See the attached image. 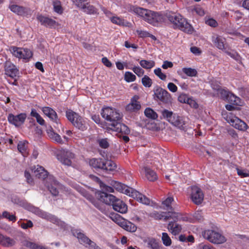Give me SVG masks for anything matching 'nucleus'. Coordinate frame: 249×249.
Listing matches in <instances>:
<instances>
[{
	"instance_id": "1",
	"label": "nucleus",
	"mask_w": 249,
	"mask_h": 249,
	"mask_svg": "<svg viewBox=\"0 0 249 249\" xmlns=\"http://www.w3.org/2000/svg\"><path fill=\"white\" fill-rule=\"evenodd\" d=\"M168 19L176 28L188 34H192L193 28L180 14L172 12L167 13L166 15L157 13V23H164Z\"/></svg>"
},
{
	"instance_id": "2",
	"label": "nucleus",
	"mask_w": 249,
	"mask_h": 249,
	"mask_svg": "<svg viewBox=\"0 0 249 249\" xmlns=\"http://www.w3.org/2000/svg\"><path fill=\"white\" fill-rule=\"evenodd\" d=\"M182 218L180 213L172 211L157 213V219L164 221L171 220L168 224L167 229L174 235H178L181 231L182 226L178 222Z\"/></svg>"
},
{
	"instance_id": "3",
	"label": "nucleus",
	"mask_w": 249,
	"mask_h": 249,
	"mask_svg": "<svg viewBox=\"0 0 249 249\" xmlns=\"http://www.w3.org/2000/svg\"><path fill=\"white\" fill-rule=\"evenodd\" d=\"M34 173L36 178L43 180L44 185L53 196H56L58 195V189L60 185L53 176L49 175L48 172L39 165L35 167Z\"/></svg>"
},
{
	"instance_id": "4",
	"label": "nucleus",
	"mask_w": 249,
	"mask_h": 249,
	"mask_svg": "<svg viewBox=\"0 0 249 249\" xmlns=\"http://www.w3.org/2000/svg\"><path fill=\"white\" fill-rule=\"evenodd\" d=\"M96 179L97 181L99 183L101 189L108 193H113L115 189L118 192L130 196L133 190V188L115 180H111L109 184L111 186H109L104 183L97 177H96Z\"/></svg>"
},
{
	"instance_id": "5",
	"label": "nucleus",
	"mask_w": 249,
	"mask_h": 249,
	"mask_svg": "<svg viewBox=\"0 0 249 249\" xmlns=\"http://www.w3.org/2000/svg\"><path fill=\"white\" fill-rule=\"evenodd\" d=\"M66 116L72 125L80 130L83 131L88 128L87 120L80 116L78 113L70 109L66 111Z\"/></svg>"
},
{
	"instance_id": "6",
	"label": "nucleus",
	"mask_w": 249,
	"mask_h": 249,
	"mask_svg": "<svg viewBox=\"0 0 249 249\" xmlns=\"http://www.w3.org/2000/svg\"><path fill=\"white\" fill-rule=\"evenodd\" d=\"M204 238L214 244H221L227 241L221 233L213 230H207L202 232Z\"/></svg>"
},
{
	"instance_id": "7",
	"label": "nucleus",
	"mask_w": 249,
	"mask_h": 249,
	"mask_svg": "<svg viewBox=\"0 0 249 249\" xmlns=\"http://www.w3.org/2000/svg\"><path fill=\"white\" fill-rule=\"evenodd\" d=\"M102 117L111 124L120 121L122 118L120 113L115 109L110 107H103L101 112Z\"/></svg>"
},
{
	"instance_id": "8",
	"label": "nucleus",
	"mask_w": 249,
	"mask_h": 249,
	"mask_svg": "<svg viewBox=\"0 0 249 249\" xmlns=\"http://www.w3.org/2000/svg\"><path fill=\"white\" fill-rule=\"evenodd\" d=\"M144 115L147 118L145 122V127L149 130L156 129V112L151 108H145Z\"/></svg>"
},
{
	"instance_id": "9",
	"label": "nucleus",
	"mask_w": 249,
	"mask_h": 249,
	"mask_svg": "<svg viewBox=\"0 0 249 249\" xmlns=\"http://www.w3.org/2000/svg\"><path fill=\"white\" fill-rule=\"evenodd\" d=\"M10 50L15 56L25 60H28L33 55L32 52L28 49L12 46Z\"/></svg>"
},
{
	"instance_id": "10",
	"label": "nucleus",
	"mask_w": 249,
	"mask_h": 249,
	"mask_svg": "<svg viewBox=\"0 0 249 249\" xmlns=\"http://www.w3.org/2000/svg\"><path fill=\"white\" fill-rule=\"evenodd\" d=\"M114 217V219L112 218V219L125 231L131 232L136 231L137 228L134 224L129 221L121 219L118 214H115Z\"/></svg>"
},
{
	"instance_id": "11",
	"label": "nucleus",
	"mask_w": 249,
	"mask_h": 249,
	"mask_svg": "<svg viewBox=\"0 0 249 249\" xmlns=\"http://www.w3.org/2000/svg\"><path fill=\"white\" fill-rule=\"evenodd\" d=\"M191 190L190 196L193 202L197 205L201 204L204 200V194L202 190L197 186H193L191 187Z\"/></svg>"
},
{
	"instance_id": "12",
	"label": "nucleus",
	"mask_w": 249,
	"mask_h": 249,
	"mask_svg": "<svg viewBox=\"0 0 249 249\" xmlns=\"http://www.w3.org/2000/svg\"><path fill=\"white\" fill-rule=\"evenodd\" d=\"M75 155L68 150H62L57 155L58 160L64 165L71 166Z\"/></svg>"
},
{
	"instance_id": "13",
	"label": "nucleus",
	"mask_w": 249,
	"mask_h": 249,
	"mask_svg": "<svg viewBox=\"0 0 249 249\" xmlns=\"http://www.w3.org/2000/svg\"><path fill=\"white\" fill-rule=\"evenodd\" d=\"M102 190L96 193V196L100 202L108 205H112L117 198L112 195L107 194V192Z\"/></svg>"
},
{
	"instance_id": "14",
	"label": "nucleus",
	"mask_w": 249,
	"mask_h": 249,
	"mask_svg": "<svg viewBox=\"0 0 249 249\" xmlns=\"http://www.w3.org/2000/svg\"><path fill=\"white\" fill-rule=\"evenodd\" d=\"M9 8L12 12L19 16H31L33 13V11L30 8L16 4H11Z\"/></svg>"
},
{
	"instance_id": "15",
	"label": "nucleus",
	"mask_w": 249,
	"mask_h": 249,
	"mask_svg": "<svg viewBox=\"0 0 249 249\" xmlns=\"http://www.w3.org/2000/svg\"><path fill=\"white\" fill-rule=\"evenodd\" d=\"M26 117L27 115L25 113H21L17 115L9 114L8 116L7 119L9 123L17 127H18L24 124Z\"/></svg>"
},
{
	"instance_id": "16",
	"label": "nucleus",
	"mask_w": 249,
	"mask_h": 249,
	"mask_svg": "<svg viewBox=\"0 0 249 249\" xmlns=\"http://www.w3.org/2000/svg\"><path fill=\"white\" fill-rule=\"evenodd\" d=\"M157 98L164 104H170L172 103L171 94L162 88L157 89Z\"/></svg>"
},
{
	"instance_id": "17",
	"label": "nucleus",
	"mask_w": 249,
	"mask_h": 249,
	"mask_svg": "<svg viewBox=\"0 0 249 249\" xmlns=\"http://www.w3.org/2000/svg\"><path fill=\"white\" fill-rule=\"evenodd\" d=\"M139 99L138 95L132 97L130 103L126 106L125 110L129 112H136L139 111L141 107L140 103L138 101Z\"/></svg>"
},
{
	"instance_id": "18",
	"label": "nucleus",
	"mask_w": 249,
	"mask_h": 249,
	"mask_svg": "<svg viewBox=\"0 0 249 249\" xmlns=\"http://www.w3.org/2000/svg\"><path fill=\"white\" fill-rule=\"evenodd\" d=\"M41 110L53 123L57 124L60 123L56 112L52 108L49 107H42Z\"/></svg>"
},
{
	"instance_id": "19",
	"label": "nucleus",
	"mask_w": 249,
	"mask_h": 249,
	"mask_svg": "<svg viewBox=\"0 0 249 249\" xmlns=\"http://www.w3.org/2000/svg\"><path fill=\"white\" fill-rule=\"evenodd\" d=\"M108 128L124 134H128L130 132L129 128L126 125L120 123L119 121L114 123V124H111L110 127H108Z\"/></svg>"
},
{
	"instance_id": "20",
	"label": "nucleus",
	"mask_w": 249,
	"mask_h": 249,
	"mask_svg": "<svg viewBox=\"0 0 249 249\" xmlns=\"http://www.w3.org/2000/svg\"><path fill=\"white\" fill-rule=\"evenodd\" d=\"M72 233L73 236L78 239L80 244L85 247H87V244L90 241V239L82 232L80 230H73Z\"/></svg>"
},
{
	"instance_id": "21",
	"label": "nucleus",
	"mask_w": 249,
	"mask_h": 249,
	"mask_svg": "<svg viewBox=\"0 0 249 249\" xmlns=\"http://www.w3.org/2000/svg\"><path fill=\"white\" fill-rule=\"evenodd\" d=\"M85 197L102 213L106 214L107 213V207L99 200L95 199L91 195L86 194Z\"/></svg>"
},
{
	"instance_id": "22",
	"label": "nucleus",
	"mask_w": 249,
	"mask_h": 249,
	"mask_svg": "<svg viewBox=\"0 0 249 249\" xmlns=\"http://www.w3.org/2000/svg\"><path fill=\"white\" fill-rule=\"evenodd\" d=\"M212 41L218 49L223 51L226 49L225 47L226 40L223 36L218 35H214L212 37Z\"/></svg>"
},
{
	"instance_id": "23",
	"label": "nucleus",
	"mask_w": 249,
	"mask_h": 249,
	"mask_svg": "<svg viewBox=\"0 0 249 249\" xmlns=\"http://www.w3.org/2000/svg\"><path fill=\"white\" fill-rule=\"evenodd\" d=\"M130 196L136 199L138 202L145 205H150L151 203V200L149 198L134 189Z\"/></svg>"
},
{
	"instance_id": "24",
	"label": "nucleus",
	"mask_w": 249,
	"mask_h": 249,
	"mask_svg": "<svg viewBox=\"0 0 249 249\" xmlns=\"http://www.w3.org/2000/svg\"><path fill=\"white\" fill-rule=\"evenodd\" d=\"M231 124L236 129L241 131H245L248 128L247 124L236 117H234L230 120Z\"/></svg>"
},
{
	"instance_id": "25",
	"label": "nucleus",
	"mask_w": 249,
	"mask_h": 249,
	"mask_svg": "<svg viewBox=\"0 0 249 249\" xmlns=\"http://www.w3.org/2000/svg\"><path fill=\"white\" fill-rule=\"evenodd\" d=\"M36 18L41 25L47 27L53 28L55 27L56 24V21L53 19L41 15H38Z\"/></svg>"
},
{
	"instance_id": "26",
	"label": "nucleus",
	"mask_w": 249,
	"mask_h": 249,
	"mask_svg": "<svg viewBox=\"0 0 249 249\" xmlns=\"http://www.w3.org/2000/svg\"><path fill=\"white\" fill-rule=\"evenodd\" d=\"M112 205L115 211L122 213H125L127 212V206L126 204L119 199L116 198Z\"/></svg>"
},
{
	"instance_id": "27",
	"label": "nucleus",
	"mask_w": 249,
	"mask_h": 249,
	"mask_svg": "<svg viewBox=\"0 0 249 249\" xmlns=\"http://www.w3.org/2000/svg\"><path fill=\"white\" fill-rule=\"evenodd\" d=\"M5 74L8 76L14 78L18 73V70L16 67L9 61H7L5 63Z\"/></svg>"
},
{
	"instance_id": "28",
	"label": "nucleus",
	"mask_w": 249,
	"mask_h": 249,
	"mask_svg": "<svg viewBox=\"0 0 249 249\" xmlns=\"http://www.w3.org/2000/svg\"><path fill=\"white\" fill-rule=\"evenodd\" d=\"M46 132L48 137L53 142L59 144H62L63 141L61 136L56 133L51 126L49 127L46 129Z\"/></svg>"
},
{
	"instance_id": "29",
	"label": "nucleus",
	"mask_w": 249,
	"mask_h": 249,
	"mask_svg": "<svg viewBox=\"0 0 249 249\" xmlns=\"http://www.w3.org/2000/svg\"><path fill=\"white\" fill-rule=\"evenodd\" d=\"M16 243V242L14 239L0 233V245L4 247L9 248L14 246Z\"/></svg>"
},
{
	"instance_id": "30",
	"label": "nucleus",
	"mask_w": 249,
	"mask_h": 249,
	"mask_svg": "<svg viewBox=\"0 0 249 249\" xmlns=\"http://www.w3.org/2000/svg\"><path fill=\"white\" fill-rule=\"evenodd\" d=\"M169 123L180 129L184 130L185 128L184 126L185 124V122L182 117L176 114H174L173 117H172V119H170Z\"/></svg>"
},
{
	"instance_id": "31",
	"label": "nucleus",
	"mask_w": 249,
	"mask_h": 249,
	"mask_svg": "<svg viewBox=\"0 0 249 249\" xmlns=\"http://www.w3.org/2000/svg\"><path fill=\"white\" fill-rule=\"evenodd\" d=\"M26 209L32 212V213H36V214L38 215L40 217L46 219L47 220H48L49 216L50 215L49 213H48L46 212H43V211L40 210L38 208L36 207L33 205H30V204L27 205V206L26 207Z\"/></svg>"
},
{
	"instance_id": "32",
	"label": "nucleus",
	"mask_w": 249,
	"mask_h": 249,
	"mask_svg": "<svg viewBox=\"0 0 249 249\" xmlns=\"http://www.w3.org/2000/svg\"><path fill=\"white\" fill-rule=\"evenodd\" d=\"M105 160L102 159L93 158L89 160V165L93 168L96 169H102L103 170Z\"/></svg>"
},
{
	"instance_id": "33",
	"label": "nucleus",
	"mask_w": 249,
	"mask_h": 249,
	"mask_svg": "<svg viewBox=\"0 0 249 249\" xmlns=\"http://www.w3.org/2000/svg\"><path fill=\"white\" fill-rule=\"evenodd\" d=\"M28 145V142L27 141H20L18 144V151L24 157H27L29 155Z\"/></svg>"
},
{
	"instance_id": "34",
	"label": "nucleus",
	"mask_w": 249,
	"mask_h": 249,
	"mask_svg": "<svg viewBox=\"0 0 249 249\" xmlns=\"http://www.w3.org/2000/svg\"><path fill=\"white\" fill-rule=\"evenodd\" d=\"M82 10L88 15L98 14V9L93 5L90 4L88 2L85 5Z\"/></svg>"
},
{
	"instance_id": "35",
	"label": "nucleus",
	"mask_w": 249,
	"mask_h": 249,
	"mask_svg": "<svg viewBox=\"0 0 249 249\" xmlns=\"http://www.w3.org/2000/svg\"><path fill=\"white\" fill-rule=\"evenodd\" d=\"M144 169L146 178L150 181H154L156 180V174L154 171L147 166L144 167Z\"/></svg>"
},
{
	"instance_id": "36",
	"label": "nucleus",
	"mask_w": 249,
	"mask_h": 249,
	"mask_svg": "<svg viewBox=\"0 0 249 249\" xmlns=\"http://www.w3.org/2000/svg\"><path fill=\"white\" fill-rule=\"evenodd\" d=\"M213 89L217 91L221 98L224 100H227L230 95L231 93L229 91L222 89L221 87H217V88L213 87Z\"/></svg>"
},
{
	"instance_id": "37",
	"label": "nucleus",
	"mask_w": 249,
	"mask_h": 249,
	"mask_svg": "<svg viewBox=\"0 0 249 249\" xmlns=\"http://www.w3.org/2000/svg\"><path fill=\"white\" fill-rule=\"evenodd\" d=\"M103 170L108 171H113L116 169L117 165L116 164L111 160H105Z\"/></svg>"
},
{
	"instance_id": "38",
	"label": "nucleus",
	"mask_w": 249,
	"mask_h": 249,
	"mask_svg": "<svg viewBox=\"0 0 249 249\" xmlns=\"http://www.w3.org/2000/svg\"><path fill=\"white\" fill-rule=\"evenodd\" d=\"M227 55L230 56L232 59L238 62H241L242 58L240 55L234 50H231L230 51L226 49L224 51Z\"/></svg>"
},
{
	"instance_id": "39",
	"label": "nucleus",
	"mask_w": 249,
	"mask_h": 249,
	"mask_svg": "<svg viewBox=\"0 0 249 249\" xmlns=\"http://www.w3.org/2000/svg\"><path fill=\"white\" fill-rule=\"evenodd\" d=\"M31 116L36 119V122L41 125H45V122L43 118L37 112L36 110L32 108L30 113Z\"/></svg>"
},
{
	"instance_id": "40",
	"label": "nucleus",
	"mask_w": 249,
	"mask_h": 249,
	"mask_svg": "<svg viewBox=\"0 0 249 249\" xmlns=\"http://www.w3.org/2000/svg\"><path fill=\"white\" fill-rule=\"evenodd\" d=\"M52 2L54 11L59 14H62L63 9L61 2L59 0H52Z\"/></svg>"
},
{
	"instance_id": "41",
	"label": "nucleus",
	"mask_w": 249,
	"mask_h": 249,
	"mask_svg": "<svg viewBox=\"0 0 249 249\" xmlns=\"http://www.w3.org/2000/svg\"><path fill=\"white\" fill-rule=\"evenodd\" d=\"M227 101L231 104L234 105L235 106H240L241 103L240 98L232 93L230 95Z\"/></svg>"
},
{
	"instance_id": "42",
	"label": "nucleus",
	"mask_w": 249,
	"mask_h": 249,
	"mask_svg": "<svg viewBox=\"0 0 249 249\" xmlns=\"http://www.w3.org/2000/svg\"><path fill=\"white\" fill-rule=\"evenodd\" d=\"M189 11L193 15L196 14L200 16H203L205 15L204 10L199 6L189 7Z\"/></svg>"
},
{
	"instance_id": "43",
	"label": "nucleus",
	"mask_w": 249,
	"mask_h": 249,
	"mask_svg": "<svg viewBox=\"0 0 249 249\" xmlns=\"http://www.w3.org/2000/svg\"><path fill=\"white\" fill-rule=\"evenodd\" d=\"M111 21L119 26H126L127 22L125 20L120 17L114 16L110 18Z\"/></svg>"
},
{
	"instance_id": "44",
	"label": "nucleus",
	"mask_w": 249,
	"mask_h": 249,
	"mask_svg": "<svg viewBox=\"0 0 249 249\" xmlns=\"http://www.w3.org/2000/svg\"><path fill=\"white\" fill-rule=\"evenodd\" d=\"M146 247L149 249H156V239L153 237H146L143 240Z\"/></svg>"
},
{
	"instance_id": "45",
	"label": "nucleus",
	"mask_w": 249,
	"mask_h": 249,
	"mask_svg": "<svg viewBox=\"0 0 249 249\" xmlns=\"http://www.w3.org/2000/svg\"><path fill=\"white\" fill-rule=\"evenodd\" d=\"M134 12L139 16L142 17L143 18L144 16L151 14V10L143 9L141 7H136L134 9Z\"/></svg>"
},
{
	"instance_id": "46",
	"label": "nucleus",
	"mask_w": 249,
	"mask_h": 249,
	"mask_svg": "<svg viewBox=\"0 0 249 249\" xmlns=\"http://www.w3.org/2000/svg\"><path fill=\"white\" fill-rule=\"evenodd\" d=\"M143 19L149 23L155 26L156 24V13L151 11V14H148V15L144 16Z\"/></svg>"
},
{
	"instance_id": "47",
	"label": "nucleus",
	"mask_w": 249,
	"mask_h": 249,
	"mask_svg": "<svg viewBox=\"0 0 249 249\" xmlns=\"http://www.w3.org/2000/svg\"><path fill=\"white\" fill-rule=\"evenodd\" d=\"M182 71L187 76L190 77L196 76L197 74V71L191 68H183L182 69Z\"/></svg>"
},
{
	"instance_id": "48",
	"label": "nucleus",
	"mask_w": 249,
	"mask_h": 249,
	"mask_svg": "<svg viewBox=\"0 0 249 249\" xmlns=\"http://www.w3.org/2000/svg\"><path fill=\"white\" fill-rule=\"evenodd\" d=\"M161 240L163 245L166 247L170 246L172 244L171 239L166 232L162 233Z\"/></svg>"
},
{
	"instance_id": "49",
	"label": "nucleus",
	"mask_w": 249,
	"mask_h": 249,
	"mask_svg": "<svg viewBox=\"0 0 249 249\" xmlns=\"http://www.w3.org/2000/svg\"><path fill=\"white\" fill-rule=\"evenodd\" d=\"M174 201V198L172 196H169L162 202V204L164 208L167 210H172L171 203Z\"/></svg>"
},
{
	"instance_id": "50",
	"label": "nucleus",
	"mask_w": 249,
	"mask_h": 249,
	"mask_svg": "<svg viewBox=\"0 0 249 249\" xmlns=\"http://www.w3.org/2000/svg\"><path fill=\"white\" fill-rule=\"evenodd\" d=\"M178 101L181 103L190 104L192 100L189 98L186 94L182 93L178 96Z\"/></svg>"
},
{
	"instance_id": "51",
	"label": "nucleus",
	"mask_w": 249,
	"mask_h": 249,
	"mask_svg": "<svg viewBox=\"0 0 249 249\" xmlns=\"http://www.w3.org/2000/svg\"><path fill=\"white\" fill-rule=\"evenodd\" d=\"M99 146L104 149H106L109 147V143L107 138L100 139L97 141Z\"/></svg>"
},
{
	"instance_id": "52",
	"label": "nucleus",
	"mask_w": 249,
	"mask_h": 249,
	"mask_svg": "<svg viewBox=\"0 0 249 249\" xmlns=\"http://www.w3.org/2000/svg\"><path fill=\"white\" fill-rule=\"evenodd\" d=\"M162 115L164 118L166 119V120L170 122V119H172V117H173L174 114H173L172 111L164 109L162 111Z\"/></svg>"
},
{
	"instance_id": "53",
	"label": "nucleus",
	"mask_w": 249,
	"mask_h": 249,
	"mask_svg": "<svg viewBox=\"0 0 249 249\" xmlns=\"http://www.w3.org/2000/svg\"><path fill=\"white\" fill-rule=\"evenodd\" d=\"M154 62H150L145 60H142L140 62V65L145 69H150L154 66Z\"/></svg>"
},
{
	"instance_id": "54",
	"label": "nucleus",
	"mask_w": 249,
	"mask_h": 249,
	"mask_svg": "<svg viewBox=\"0 0 249 249\" xmlns=\"http://www.w3.org/2000/svg\"><path fill=\"white\" fill-rule=\"evenodd\" d=\"M124 79L127 82L134 81L136 79V76L129 71L125 72L124 74Z\"/></svg>"
},
{
	"instance_id": "55",
	"label": "nucleus",
	"mask_w": 249,
	"mask_h": 249,
	"mask_svg": "<svg viewBox=\"0 0 249 249\" xmlns=\"http://www.w3.org/2000/svg\"><path fill=\"white\" fill-rule=\"evenodd\" d=\"M136 33L139 35V36L141 37H145L147 36H150L153 39L156 40V37L152 35H150L148 32L144 31L137 30L136 31Z\"/></svg>"
},
{
	"instance_id": "56",
	"label": "nucleus",
	"mask_w": 249,
	"mask_h": 249,
	"mask_svg": "<svg viewBox=\"0 0 249 249\" xmlns=\"http://www.w3.org/2000/svg\"><path fill=\"white\" fill-rule=\"evenodd\" d=\"M2 216L8 219L9 221L15 222L17 220L16 216L15 215L11 214L9 212L4 211L2 213Z\"/></svg>"
},
{
	"instance_id": "57",
	"label": "nucleus",
	"mask_w": 249,
	"mask_h": 249,
	"mask_svg": "<svg viewBox=\"0 0 249 249\" xmlns=\"http://www.w3.org/2000/svg\"><path fill=\"white\" fill-rule=\"evenodd\" d=\"M228 133L235 142L238 141V136L235 130L232 128L229 129Z\"/></svg>"
},
{
	"instance_id": "58",
	"label": "nucleus",
	"mask_w": 249,
	"mask_h": 249,
	"mask_svg": "<svg viewBox=\"0 0 249 249\" xmlns=\"http://www.w3.org/2000/svg\"><path fill=\"white\" fill-rule=\"evenodd\" d=\"M73 2L77 7L82 10L87 1L86 0H73Z\"/></svg>"
},
{
	"instance_id": "59",
	"label": "nucleus",
	"mask_w": 249,
	"mask_h": 249,
	"mask_svg": "<svg viewBox=\"0 0 249 249\" xmlns=\"http://www.w3.org/2000/svg\"><path fill=\"white\" fill-rule=\"evenodd\" d=\"M142 81L143 85L145 87H150L152 85L151 80L146 75H145L142 78Z\"/></svg>"
},
{
	"instance_id": "60",
	"label": "nucleus",
	"mask_w": 249,
	"mask_h": 249,
	"mask_svg": "<svg viewBox=\"0 0 249 249\" xmlns=\"http://www.w3.org/2000/svg\"><path fill=\"white\" fill-rule=\"evenodd\" d=\"M33 226V223L31 220H26V222H22L20 224V227L25 230L32 228Z\"/></svg>"
},
{
	"instance_id": "61",
	"label": "nucleus",
	"mask_w": 249,
	"mask_h": 249,
	"mask_svg": "<svg viewBox=\"0 0 249 249\" xmlns=\"http://www.w3.org/2000/svg\"><path fill=\"white\" fill-rule=\"evenodd\" d=\"M132 70L139 77L142 76L144 73V71L140 67H134Z\"/></svg>"
},
{
	"instance_id": "62",
	"label": "nucleus",
	"mask_w": 249,
	"mask_h": 249,
	"mask_svg": "<svg viewBox=\"0 0 249 249\" xmlns=\"http://www.w3.org/2000/svg\"><path fill=\"white\" fill-rule=\"evenodd\" d=\"M86 248L89 249H101L100 247L97 245V244L93 241H90L87 244V247Z\"/></svg>"
},
{
	"instance_id": "63",
	"label": "nucleus",
	"mask_w": 249,
	"mask_h": 249,
	"mask_svg": "<svg viewBox=\"0 0 249 249\" xmlns=\"http://www.w3.org/2000/svg\"><path fill=\"white\" fill-rule=\"evenodd\" d=\"M24 177L26 179V181L30 184H32L33 183V179L32 178L30 173L29 171L26 170L24 172Z\"/></svg>"
},
{
	"instance_id": "64",
	"label": "nucleus",
	"mask_w": 249,
	"mask_h": 249,
	"mask_svg": "<svg viewBox=\"0 0 249 249\" xmlns=\"http://www.w3.org/2000/svg\"><path fill=\"white\" fill-rule=\"evenodd\" d=\"M26 246L31 249H40L42 246L38 245L33 242H28L26 244Z\"/></svg>"
}]
</instances>
